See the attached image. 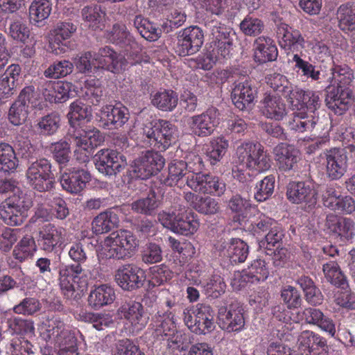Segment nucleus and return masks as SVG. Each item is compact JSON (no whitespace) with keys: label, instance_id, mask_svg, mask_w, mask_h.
Segmentation results:
<instances>
[{"label":"nucleus","instance_id":"38","mask_svg":"<svg viewBox=\"0 0 355 355\" xmlns=\"http://www.w3.org/2000/svg\"><path fill=\"white\" fill-rule=\"evenodd\" d=\"M116 298L112 287L107 284H102L93 288L88 296V304L94 309L112 304Z\"/></svg>","mask_w":355,"mask_h":355},{"label":"nucleus","instance_id":"59","mask_svg":"<svg viewBox=\"0 0 355 355\" xmlns=\"http://www.w3.org/2000/svg\"><path fill=\"white\" fill-rule=\"evenodd\" d=\"M166 341L167 347L171 350L174 355H178V353L187 349L190 341L188 336L182 331H173L170 336L164 338Z\"/></svg>","mask_w":355,"mask_h":355},{"label":"nucleus","instance_id":"2","mask_svg":"<svg viewBox=\"0 0 355 355\" xmlns=\"http://www.w3.org/2000/svg\"><path fill=\"white\" fill-rule=\"evenodd\" d=\"M68 254L78 264L65 266L60 269L59 285L67 299H74L80 295L88 286V273L80 266L86 261L87 255L80 242L73 243L70 246Z\"/></svg>","mask_w":355,"mask_h":355},{"label":"nucleus","instance_id":"35","mask_svg":"<svg viewBox=\"0 0 355 355\" xmlns=\"http://www.w3.org/2000/svg\"><path fill=\"white\" fill-rule=\"evenodd\" d=\"M261 105V112L268 119L280 121L287 114L286 105L279 96L265 94Z\"/></svg>","mask_w":355,"mask_h":355},{"label":"nucleus","instance_id":"23","mask_svg":"<svg viewBox=\"0 0 355 355\" xmlns=\"http://www.w3.org/2000/svg\"><path fill=\"white\" fill-rule=\"evenodd\" d=\"M290 98V105L293 110L306 111L309 114L315 115V110L320 107V94L311 90L304 91L297 87Z\"/></svg>","mask_w":355,"mask_h":355},{"label":"nucleus","instance_id":"49","mask_svg":"<svg viewBox=\"0 0 355 355\" xmlns=\"http://www.w3.org/2000/svg\"><path fill=\"white\" fill-rule=\"evenodd\" d=\"M293 61L295 63V68L298 74L306 79V80L319 81L320 80V70L319 67L303 60L298 54H295Z\"/></svg>","mask_w":355,"mask_h":355},{"label":"nucleus","instance_id":"7","mask_svg":"<svg viewBox=\"0 0 355 355\" xmlns=\"http://www.w3.org/2000/svg\"><path fill=\"white\" fill-rule=\"evenodd\" d=\"M26 178L30 186L40 192L51 189L55 178L50 161L45 158L30 161L26 171Z\"/></svg>","mask_w":355,"mask_h":355},{"label":"nucleus","instance_id":"31","mask_svg":"<svg viewBox=\"0 0 355 355\" xmlns=\"http://www.w3.org/2000/svg\"><path fill=\"white\" fill-rule=\"evenodd\" d=\"M275 159L282 171L293 170L300 159V152L293 146L281 143L273 149Z\"/></svg>","mask_w":355,"mask_h":355},{"label":"nucleus","instance_id":"29","mask_svg":"<svg viewBox=\"0 0 355 355\" xmlns=\"http://www.w3.org/2000/svg\"><path fill=\"white\" fill-rule=\"evenodd\" d=\"M277 35L280 46L285 50L297 51L304 46V39L300 32L284 22L277 24Z\"/></svg>","mask_w":355,"mask_h":355},{"label":"nucleus","instance_id":"17","mask_svg":"<svg viewBox=\"0 0 355 355\" xmlns=\"http://www.w3.org/2000/svg\"><path fill=\"white\" fill-rule=\"evenodd\" d=\"M218 123L219 112L214 107L209 108L200 114L194 115L188 121L191 134L200 137L211 135Z\"/></svg>","mask_w":355,"mask_h":355},{"label":"nucleus","instance_id":"56","mask_svg":"<svg viewBox=\"0 0 355 355\" xmlns=\"http://www.w3.org/2000/svg\"><path fill=\"white\" fill-rule=\"evenodd\" d=\"M8 325L12 334L24 335L28 338H31L35 334V327L31 320L15 317L8 320Z\"/></svg>","mask_w":355,"mask_h":355},{"label":"nucleus","instance_id":"52","mask_svg":"<svg viewBox=\"0 0 355 355\" xmlns=\"http://www.w3.org/2000/svg\"><path fill=\"white\" fill-rule=\"evenodd\" d=\"M270 167V159L268 155L264 151L263 147L258 144L250 160L248 161L247 168L261 173L268 170Z\"/></svg>","mask_w":355,"mask_h":355},{"label":"nucleus","instance_id":"62","mask_svg":"<svg viewBox=\"0 0 355 355\" xmlns=\"http://www.w3.org/2000/svg\"><path fill=\"white\" fill-rule=\"evenodd\" d=\"M83 19L88 23L89 27L94 30L99 27V24L103 21L105 13L101 9V6L94 5L85 6L81 11Z\"/></svg>","mask_w":355,"mask_h":355},{"label":"nucleus","instance_id":"42","mask_svg":"<svg viewBox=\"0 0 355 355\" xmlns=\"http://www.w3.org/2000/svg\"><path fill=\"white\" fill-rule=\"evenodd\" d=\"M21 68L18 64H11L1 75L0 79V94L8 97L14 94Z\"/></svg>","mask_w":355,"mask_h":355},{"label":"nucleus","instance_id":"36","mask_svg":"<svg viewBox=\"0 0 355 355\" xmlns=\"http://www.w3.org/2000/svg\"><path fill=\"white\" fill-rule=\"evenodd\" d=\"M256 90L250 80L239 83L232 92V101L240 110L246 109L254 101Z\"/></svg>","mask_w":355,"mask_h":355},{"label":"nucleus","instance_id":"39","mask_svg":"<svg viewBox=\"0 0 355 355\" xmlns=\"http://www.w3.org/2000/svg\"><path fill=\"white\" fill-rule=\"evenodd\" d=\"M301 318L308 324L318 326L331 336L336 334V327L333 320L325 316L320 309L306 308L302 312Z\"/></svg>","mask_w":355,"mask_h":355},{"label":"nucleus","instance_id":"16","mask_svg":"<svg viewBox=\"0 0 355 355\" xmlns=\"http://www.w3.org/2000/svg\"><path fill=\"white\" fill-rule=\"evenodd\" d=\"M165 159L158 152L146 150L134 162L133 171L141 179L157 174L164 167Z\"/></svg>","mask_w":355,"mask_h":355},{"label":"nucleus","instance_id":"30","mask_svg":"<svg viewBox=\"0 0 355 355\" xmlns=\"http://www.w3.org/2000/svg\"><path fill=\"white\" fill-rule=\"evenodd\" d=\"M65 235L66 230L63 227L46 224L40 231L37 242L41 249L51 252L64 242Z\"/></svg>","mask_w":355,"mask_h":355},{"label":"nucleus","instance_id":"45","mask_svg":"<svg viewBox=\"0 0 355 355\" xmlns=\"http://www.w3.org/2000/svg\"><path fill=\"white\" fill-rule=\"evenodd\" d=\"M331 85L334 88H349L354 80L352 70L346 64L334 65L331 69Z\"/></svg>","mask_w":355,"mask_h":355},{"label":"nucleus","instance_id":"57","mask_svg":"<svg viewBox=\"0 0 355 355\" xmlns=\"http://www.w3.org/2000/svg\"><path fill=\"white\" fill-rule=\"evenodd\" d=\"M80 317L83 321L92 323L93 327L98 331L109 327L114 324L112 316L109 313L82 312Z\"/></svg>","mask_w":355,"mask_h":355},{"label":"nucleus","instance_id":"61","mask_svg":"<svg viewBox=\"0 0 355 355\" xmlns=\"http://www.w3.org/2000/svg\"><path fill=\"white\" fill-rule=\"evenodd\" d=\"M159 200L155 191H150L145 198L132 204V209L140 214L150 215L159 206Z\"/></svg>","mask_w":355,"mask_h":355},{"label":"nucleus","instance_id":"43","mask_svg":"<svg viewBox=\"0 0 355 355\" xmlns=\"http://www.w3.org/2000/svg\"><path fill=\"white\" fill-rule=\"evenodd\" d=\"M132 23L141 36L146 40L156 41L161 36V30L141 15H136L132 20Z\"/></svg>","mask_w":355,"mask_h":355},{"label":"nucleus","instance_id":"48","mask_svg":"<svg viewBox=\"0 0 355 355\" xmlns=\"http://www.w3.org/2000/svg\"><path fill=\"white\" fill-rule=\"evenodd\" d=\"M52 10V3L50 0H33L28 9L31 21L34 24L46 19Z\"/></svg>","mask_w":355,"mask_h":355},{"label":"nucleus","instance_id":"37","mask_svg":"<svg viewBox=\"0 0 355 355\" xmlns=\"http://www.w3.org/2000/svg\"><path fill=\"white\" fill-rule=\"evenodd\" d=\"M254 55L255 60L260 63L273 61L278 55L277 48L271 38L261 36L254 41Z\"/></svg>","mask_w":355,"mask_h":355},{"label":"nucleus","instance_id":"6","mask_svg":"<svg viewBox=\"0 0 355 355\" xmlns=\"http://www.w3.org/2000/svg\"><path fill=\"white\" fill-rule=\"evenodd\" d=\"M139 241L130 231L119 230L111 233L103 242L106 257L110 259H125L131 257Z\"/></svg>","mask_w":355,"mask_h":355},{"label":"nucleus","instance_id":"47","mask_svg":"<svg viewBox=\"0 0 355 355\" xmlns=\"http://www.w3.org/2000/svg\"><path fill=\"white\" fill-rule=\"evenodd\" d=\"M322 271L327 282L336 287L345 289L348 284L345 275L341 271L338 264L334 261L323 264Z\"/></svg>","mask_w":355,"mask_h":355},{"label":"nucleus","instance_id":"41","mask_svg":"<svg viewBox=\"0 0 355 355\" xmlns=\"http://www.w3.org/2000/svg\"><path fill=\"white\" fill-rule=\"evenodd\" d=\"M266 82L274 91L281 93L290 103V98H293L292 94L294 90L297 88L293 86L287 79V78L277 73L268 74L266 77Z\"/></svg>","mask_w":355,"mask_h":355},{"label":"nucleus","instance_id":"55","mask_svg":"<svg viewBox=\"0 0 355 355\" xmlns=\"http://www.w3.org/2000/svg\"><path fill=\"white\" fill-rule=\"evenodd\" d=\"M229 143L224 137H218L212 139L207 150V155L211 164H216L225 155Z\"/></svg>","mask_w":355,"mask_h":355},{"label":"nucleus","instance_id":"54","mask_svg":"<svg viewBox=\"0 0 355 355\" xmlns=\"http://www.w3.org/2000/svg\"><path fill=\"white\" fill-rule=\"evenodd\" d=\"M113 355H145L134 340L130 338L116 340L112 348Z\"/></svg>","mask_w":355,"mask_h":355},{"label":"nucleus","instance_id":"63","mask_svg":"<svg viewBox=\"0 0 355 355\" xmlns=\"http://www.w3.org/2000/svg\"><path fill=\"white\" fill-rule=\"evenodd\" d=\"M73 69V63L67 60L54 62L44 72L46 78H60L70 74Z\"/></svg>","mask_w":355,"mask_h":355},{"label":"nucleus","instance_id":"1","mask_svg":"<svg viewBox=\"0 0 355 355\" xmlns=\"http://www.w3.org/2000/svg\"><path fill=\"white\" fill-rule=\"evenodd\" d=\"M92 116L91 107L80 101L70 105L67 114L71 128L69 130V141L74 149V157L80 163H87L93 150L104 141V137L96 128L85 130L80 125Z\"/></svg>","mask_w":355,"mask_h":355},{"label":"nucleus","instance_id":"22","mask_svg":"<svg viewBox=\"0 0 355 355\" xmlns=\"http://www.w3.org/2000/svg\"><path fill=\"white\" fill-rule=\"evenodd\" d=\"M269 271L266 267V262L262 259L254 260L248 269L242 273L235 275L232 282V287L239 290L244 286L245 283H257L264 281L267 279Z\"/></svg>","mask_w":355,"mask_h":355},{"label":"nucleus","instance_id":"27","mask_svg":"<svg viewBox=\"0 0 355 355\" xmlns=\"http://www.w3.org/2000/svg\"><path fill=\"white\" fill-rule=\"evenodd\" d=\"M144 274L143 270L136 266L125 265L116 270L115 280L122 289L132 291L142 286Z\"/></svg>","mask_w":355,"mask_h":355},{"label":"nucleus","instance_id":"5","mask_svg":"<svg viewBox=\"0 0 355 355\" xmlns=\"http://www.w3.org/2000/svg\"><path fill=\"white\" fill-rule=\"evenodd\" d=\"M158 220L166 228L175 234L190 236L197 232L200 223L194 213L185 206L175 205L158 214Z\"/></svg>","mask_w":355,"mask_h":355},{"label":"nucleus","instance_id":"40","mask_svg":"<svg viewBox=\"0 0 355 355\" xmlns=\"http://www.w3.org/2000/svg\"><path fill=\"white\" fill-rule=\"evenodd\" d=\"M319 117L306 111L296 110L288 122V127L293 131L304 132L311 130L318 123Z\"/></svg>","mask_w":355,"mask_h":355},{"label":"nucleus","instance_id":"10","mask_svg":"<svg viewBox=\"0 0 355 355\" xmlns=\"http://www.w3.org/2000/svg\"><path fill=\"white\" fill-rule=\"evenodd\" d=\"M207 272L200 263H192L185 272V278L191 284L200 285L207 294L218 297L225 290V284L220 275H214L207 278Z\"/></svg>","mask_w":355,"mask_h":355},{"label":"nucleus","instance_id":"60","mask_svg":"<svg viewBox=\"0 0 355 355\" xmlns=\"http://www.w3.org/2000/svg\"><path fill=\"white\" fill-rule=\"evenodd\" d=\"M31 29L27 22L22 19H15L10 24L9 35L17 42L25 44L29 39Z\"/></svg>","mask_w":355,"mask_h":355},{"label":"nucleus","instance_id":"4","mask_svg":"<svg viewBox=\"0 0 355 355\" xmlns=\"http://www.w3.org/2000/svg\"><path fill=\"white\" fill-rule=\"evenodd\" d=\"M40 334L45 340L55 342L59 348L58 355H79L74 333L63 322L56 318L44 321Z\"/></svg>","mask_w":355,"mask_h":355},{"label":"nucleus","instance_id":"53","mask_svg":"<svg viewBox=\"0 0 355 355\" xmlns=\"http://www.w3.org/2000/svg\"><path fill=\"white\" fill-rule=\"evenodd\" d=\"M339 26L343 31H355V9L352 4H342L338 9Z\"/></svg>","mask_w":355,"mask_h":355},{"label":"nucleus","instance_id":"20","mask_svg":"<svg viewBox=\"0 0 355 355\" xmlns=\"http://www.w3.org/2000/svg\"><path fill=\"white\" fill-rule=\"evenodd\" d=\"M286 196L293 203L312 208L317 202L318 193L311 182H293L287 187Z\"/></svg>","mask_w":355,"mask_h":355},{"label":"nucleus","instance_id":"32","mask_svg":"<svg viewBox=\"0 0 355 355\" xmlns=\"http://www.w3.org/2000/svg\"><path fill=\"white\" fill-rule=\"evenodd\" d=\"M173 314L169 311H159L153 318L151 330L153 336L158 340H164L175 331Z\"/></svg>","mask_w":355,"mask_h":355},{"label":"nucleus","instance_id":"15","mask_svg":"<svg viewBox=\"0 0 355 355\" xmlns=\"http://www.w3.org/2000/svg\"><path fill=\"white\" fill-rule=\"evenodd\" d=\"M204 42V33L198 26H190L180 31L178 35L175 52L180 56L194 54Z\"/></svg>","mask_w":355,"mask_h":355},{"label":"nucleus","instance_id":"50","mask_svg":"<svg viewBox=\"0 0 355 355\" xmlns=\"http://www.w3.org/2000/svg\"><path fill=\"white\" fill-rule=\"evenodd\" d=\"M37 250L35 240L32 236H24L15 245L12 256L17 260L22 262L32 257Z\"/></svg>","mask_w":355,"mask_h":355},{"label":"nucleus","instance_id":"9","mask_svg":"<svg viewBox=\"0 0 355 355\" xmlns=\"http://www.w3.org/2000/svg\"><path fill=\"white\" fill-rule=\"evenodd\" d=\"M107 40L113 44L123 49L127 55L132 58V64L140 60L139 55L141 51V45L136 41L133 35L123 23L114 24L105 34Z\"/></svg>","mask_w":355,"mask_h":355},{"label":"nucleus","instance_id":"33","mask_svg":"<svg viewBox=\"0 0 355 355\" xmlns=\"http://www.w3.org/2000/svg\"><path fill=\"white\" fill-rule=\"evenodd\" d=\"M89 173L84 169H75L64 173L60 178L62 188L71 193H80L90 180Z\"/></svg>","mask_w":355,"mask_h":355},{"label":"nucleus","instance_id":"46","mask_svg":"<svg viewBox=\"0 0 355 355\" xmlns=\"http://www.w3.org/2000/svg\"><path fill=\"white\" fill-rule=\"evenodd\" d=\"M119 223L116 214L110 211L100 213L92 223V231L96 234H101L110 232Z\"/></svg>","mask_w":355,"mask_h":355},{"label":"nucleus","instance_id":"19","mask_svg":"<svg viewBox=\"0 0 355 355\" xmlns=\"http://www.w3.org/2000/svg\"><path fill=\"white\" fill-rule=\"evenodd\" d=\"M118 315L126 320L129 331L135 334L142 330L148 322L141 303L129 301L123 303L117 311Z\"/></svg>","mask_w":355,"mask_h":355},{"label":"nucleus","instance_id":"14","mask_svg":"<svg viewBox=\"0 0 355 355\" xmlns=\"http://www.w3.org/2000/svg\"><path fill=\"white\" fill-rule=\"evenodd\" d=\"M215 252L232 264L242 263L248 256V245L239 239H221L214 244Z\"/></svg>","mask_w":355,"mask_h":355},{"label":"nucleus","instance_id":"44","mask_svg":"<svg viewBox=\"0 0 355 355\" xmlns=\"http://www.w3.org/2000/svg\"><path fill=\"white\" fill-rule=\"evenodd\" d=\"M178 102V96L173 90H162L151 96V103L157 109L164 112L173 110Z\"/></svg>","mask_w":355,"mask_h":355},{"label":"nucleus","instance_id":"13","mask_svg":"<svg viewBox=\"0 0 355 355\" xmlns=\"http://www.w3.org/2000/svg\"><path fill=\"white\" fill-rule=\"evenodd\" d=\"M98 171L105 175L120 173L127 166L125 157L120 153L108 148L101 149L94 156Z\"/></svg>","mask_w":355,"mask_h":355},{"label":"nucleus","instance_id":"24","mask_svg":"<svg viewBox=\"0 0 355 355\" xmlns=\"http://www.w3.org/2000/svg\"><path fill=\"white\" fill-rule=\"evenodd\" d=\"M94 68H101L113 73L120 71L125 64V59L110 46H105L94 53Z\"/></svg>","mask_w":355,"mask_h":355},{"label":"nucleus","instance_id":"21","mask_svg":"<svg viewBox=\"0 0 355 355\" xmlns=\"http://www.w3.org/2000/svg\"><path fill=\"white\" fill-rule=\"evenodd\" d=\"M297 346L300 355H327L326 340L311 331H304L298 336Z\"/></svg>","mask_w":355,"mask_h":355},{"label":"nucleus","instance_id":"58","mask_svg":"<svg viewBox=\"0 0 355 355\" xmlns=\"http://www.w3.org/2000/svg\"><path fill=\"white\" fill-rule=\"evenodd\" d=\"M333 231L342 241H348L355 235V223L349 218H340L334 223Z\"/></svg>","mask_w":355,"mask_h":355},{"label":"nucleus","instance_id":"25","mask_svg":"<svg viewBox=\"0 0 355 355\" xmlns=\"http://www.w3.org/2000/svg\"><path fill=\"white\" fill-rule=\"evenodd\" d=\"M100 121L107 128L122 127L129 119V112L121 103L103 106L98 114Z\"/></svg>","mask_w":355,"mask_h":355},{"label":"nucleus","instance_id":"34","mask_svg":"<svg viewBox=\"0 0 355 355\" xmlns=\"http://www.w3.org/2000/svg\"><path fill=\"white\" fill-rule=\"evenodd\" d=\"M326 98L327 107L333 110L335 114L341 115L346 111L352 102V92L349 88H332L329 87Z\"/></svg>","mask_w":355,"mask_h":355},{"label":"nucleus","instance_id":"18","mask_svg":"<svg viewBox=\"0 0 355 355\" xmlns=\"http://www.w3.org/2000/svg\"><path fill=\"white\" fill-rule=\"evenodd\" d=\"M322 164L325 166L326 174L331 180L340 179L347 169V156L343 150L331 148L320 155Z\"/></svg>","mask_w":355,"mask_h":355},{"label":"nucleus","instance_id":"3","mask_svg":"<svg viewBox=\"0 0 355 355\" xmlns=\"http://www.w3.org/2000/svg\"><path fill=\"white\" fill-rule=\"evenodd\" d=\"M177 134L176 127L171 122L155 119L143 125L137 141L143 147H152L164 151L175 142Z\"/></svg>","mask_w":355,"mask_h":355},{"label":"nucleus","instance_id":"64","mask_svg":"<svg viewBox=\"0 0 355 355\" xmlns=\"http://www.w3.org/2000/svg\"><path fill=\"white\" fill-rule=\"evenodd\" d=\"M103 95V89L98 80L90 79L85 81L83 96L89 103L98 105Z\"/></svg>","mask_w":355,"mask_h":355},{"label":"nucleus","instance_id":"11","mask_svg":"<svg viewBox=\"0 0 355 355\" xmlns=\"http://www.w3.org/2000/svg\"><path fill=\"white\" fill-rule=\"evenodd\" d=\"M211 42L207 49L214 53L218 60L229 56L232 49L230 30L220 22L212 21L209 25Z\"/></svg>","mask_w":355,"mask_h":355},{"label":"nucleus","instance_id":"12","mask_svg":"<svg viewBox=\"0 0 355 355\" xmlns=\"http://www.w3.org/2000/svg\"><path fill=\"white\" fill-rule=\"evenodd\" d=\"M76 26L70 21H58L50 32L49 49L55 55H60L73 49L70 40Z\"/></svg>","mask_w":355,"mask_h":355},{"label":"nucleus","instance_id":"51","mask_svg":"<svg viewBox=\"0 0 355 355\" xmlns=\"http://www.w3.org/2000/svg\"><path fill=\"white\" fill-rule=\"evenodd\" d=\"M18 159L13 148L6 143H0V170L13 172L18 166Z\"/></svg>","mask_w":355,"mask_h":355},{"label":"nucleus","instance_id":"28","mask_svg":"<svg viewBox=\"0 0 355 355\" xmlns=\"http://www.w3.org/2000/svg\"><path fill=\"white\" fill-rule=\"evenodd\" d=\"M23 202L19 200L17 202L6 200L0 205V217L8 225L17 226L21 225L27 217V209Z\"/></svg>","mask_w":355,"mask_h":355},{"label":"nucleus","instance_id":"26","mask_svg":"<svg viewBox=\"0 0 355 355\" xmlns=\"http://www.w3.org/2000/svg\"><path fill=\"white\" fill-rule=\"evenodd\" d=\"M218 324L228 332L240 331L245 326L243 309L237 304H232L228 309H220L218 312Z\"/></svg>","mask_w":355,"mask_h":355},{"label":"nucleus","instance_id":"8","mask_svg":"<svg viewBox=\"0 0 355 355\" xmlns=\"http://www.w3.org/2000/svg\"><path fill=\"white\" fill-rule=\"evenodd\" d=\"M183 316L184 324L195 334H206L215 327L214 314L209 305L198 304L195 309H186Z\"/></svg>","mask_w":355,"mask_h":355}]
</instances>
